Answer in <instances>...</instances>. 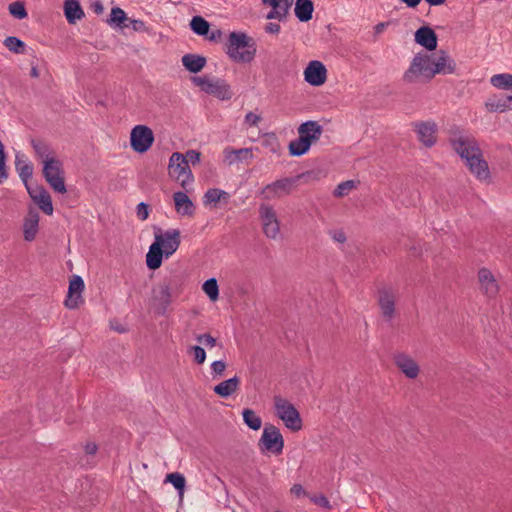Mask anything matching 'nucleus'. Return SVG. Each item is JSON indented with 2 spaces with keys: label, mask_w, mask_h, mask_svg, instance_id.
I'll return each mask as SVG.
<instances>
[{
  "label": "nucleus",
  "mask_w": 512,
  "mask_h": 512,
  "mask_svg": "<svg viewBox=\"0 0 512 512\" xmlns=\"http://www.w3.org/2000/svg\"><path fill=\"white\" fill-rule=\"evenodd\" d=\"M193 32H209L210 24L201 16H194L190 22Z\"/></svg>",
  "instance_id": "45"
},
{
  "label": "nucleus",
  "mask_w": 512,
  "mask_h": 512,
  "mask_svg": "<svg viewBox=\"0 0 512 512\" xmlns=\"http://www.w3.org/2000/svg\"><path fill=\"white\" fill-rule=\"evenodd\" d=\"M382 316L390 321L395 314V297L394 295L386 290L382 289L379 291V300H378Z\"/></svg>",
  "instance_id": "24"
},
{
  "label": "nucleus",
  "mask_w": 512,
  "mask_h": 512,
  "mask_svg": "<svg viewBox=\"0 0 512 512\" xmlns=\"http://www.w3.org/2000/svg\"><path fill=\"white\" fill-rule=\"evenodd\" d=\"M261 2L264 7L270 8L266 19L283 22L286 20L294 0H261Z\"/></svg>",
  "instance_id": "13"
},
{
  "label": "nucleus",
  "mask_w": 512,
  "mask_h": 512,
  "mask_svg": "<svg viewBox=\"0 0 512 512\" xmlns=\"http://www.w3.org/2000/svg\"><path fill=\"white\" fill-rule=\"evenodd\" d=\"M258 446L262 452L280 455L283 452L284 439L279 428L272 424H266L262 436L259 439Z\"/></svg>",
  "instance_id": "6"
},
{
  "label": "nucleus",
  "mask_w": 512,
  "mask_h": 512,
  "mask_svg": "<svg viewBox=\"0 0 512 512\" xmlns=\"http://www.w3.org/2000/svg\"><path fill=\"white\" fill-rule=\"evenodd\" d=\"M410 251L412 253V255L414 257H418L422 254V248L420 245H415L413 244L411 247H410Z\"/></svg>",
  "instance_id": "63"
},
{
  "label": "nucleus",
  "mask_w": 512,
  "mask_h": 512,
  "mask_svg": "<svg viewBox=\"0 0 512 512\" xmlns=\"http://www.w3.org/2000/svg\"><path fill=\"white\" fill-rule=\"evenodd\" d=\"M9 12L17 19H23L27 16L25 6L22 2L16 1L9 5Z\"/></svg>",
  "instance_id": "46"
},
{
  "label": "nucleus",
  "mask_w": 512,
  "mask_h": 512,
  "mask_svg": "<svg viewBox=\"0 0 512 512\" xmlns=\"http://www.w3.org/2000/svg\"><path fill=\"white\" fill-rule=\"evenodd\" d=\"M42 173L45 178V177H49L51 175L52 176H60L62 174H65V171L63 169L62 162L59 159L52 157L51 159H47V160L43 161Z\"/></svg>",
  "instance_id": "32"
},
{
  "label": "nucleus",
  "mask_w": 512,
  "mask_h": 512,
  "mask_svg": "<svg viewBox=\"0 0 512 512\" xmlns=\"http://www.w3.org/2000/svg\"><path fill=\"white\" fill-rule=\"evenodd\" d=\"M332 238L339 243H344L346 241V235L342 230H334L331 232Z\"/></svg>",
  "instance_id": "58"
},
{
  "label": "nucleus",
  "mask_w": 512,
  "mask_h": 512,
  "mask_svg": "<svg viewBox=\"0 0 512 512\" xmlns=\"http://www.w3.org/2000/svg\"><path fill=\"white\" fill-rule=\"evenodd\" d=\"M323 176H324V174H323L322 170H320V169H313V170H309V171L297 174L295 176V178H296V181H297V184H298L301 181L304 182V183H308V182H311V181H318Z\"/></svg>",
  "instance_id": "43"
},
{
  "label": "nucleus",
  "mask_w": 512,
  "mask_h": 512,
  "mask_svg": "<svg viewBox=\"0 0 512 512\" xmlns=\"http://www.w3.org/2000/svg\"><path fill=\"white\" fill-rule=\"evenodd\" d=\"M182 64L191 73L200 72L206 65V58L198 54H186L182 57Z\"/></svg>",
  "instance_id": "28"
},
{
  "label": "nucleus",
  "mask_w": 512,
  "mask_h": 512,
  "mask_svg": "<svg viewBox=\"0 0 512 512\" xmlns=\"http://www.w3.org/2000/svg\"><path fill=\"white\" fill-rule=\"evenodd\" d=\"M90 8L96 14H101L103 12V10H104L103 4H102V2L100 0H93L90 3Z\"/></svg>",
  "instance_id": "59"
},
{
  "label": "nucleus",
  "mask_w": 512,
  "mask_h": 512,
  "mask_svg": "<svg viewBox=\"0 0 512 512\" xmlns=\"http://www.w3.org/2000/svg\"><path fill=\"white\" fill-rule=\"evenodd\" d=\"M15 167L19 174L20 179L22 180L23 184L27 188L28 180L33 175V166L32 164L26 163L25 161L20 159V156L17 154L15 159Z\"/></svg>",
  "instance_id": "35"
},
{
  "label": "nucleus",
  "mask_w": 512,
  "mask_h": 512,
  "mask_svg": "<svg viewBox=\"0 0 512 512\" xmlns=\"http://www.w3.org/2000/svg\"><path fill=\"white\" fill-rule=\"evenodd\" d=\"M281 29L278 23H269L266 26V32H279Z\"/></svg>",
  "instance_id": "64"
},
{
  "label": "nucleus",
  "mask_w": 512,
  "mask_h": 512,
  "mask_svg": "<svg viewBox=\"0 0 512 512\" xmlns=\"http://www.w3.org/2000/svg\"><path fill=\"white\" fill-rule=\"evenodd\" d=\"M450 144L455 152L465 160L470 172L480 180H486L490 176L487 161L483 158L479 143L475 137L453 133Z\"/></svg>",
  "instance_id": "1"
},
{
  "label": "nucleus",
  "mask_w": 512,
  "mask_h": 512,
  "mask_svg": "<svg viewBox=\"0 0 512 512\" xmlns=\"http://www.w3.org/2000/svg\"><path fill=\"white\" fill-rule=\"evenodd\" d=\"M434 59L428 54L418 53L413 58L410 67L404 73L403 79L407 83H414L422 76L430 81L434 77Z\"/></svg>",
  "instance_id": "4"
},
{
  "label": "nucleus",
  "mask_w": 512,
  "mask_h": 512,
  "mask_svg": "<svg viewBox=\"0 0 512 512\" xmlns=\"http://www.w3.org/2000/svg\"><path fill=\"white\" fill-rule=\"evenodd\" d=\"M6 159L7 155L5 152V147L2 141L0 140V183H3L8 178Z\"/></svg>",
  "instance_id": "47"
},
{
  "label": "nucleus",
  "mask_w": 512,
  "mask_h": 512,
  "mask_svg": "<svg viewBox=\"0 0 512 512\" xmlns=\"http://www.w3.org/2000/svg\"><path fill=\"white\" fill-rule=\"evenodd\" d=\"M153 131L146 125H136L130 134L131 148L137 153L147 152L154 143Z\"/></svg>",
  "instance_id": "9"
},
{
  "label": "nucleus",
  "mask_w": 512,
  "mask_h": 512,
  "mask_svg": "<svg viewBox=\"0 0 512 512\" xmlns=\"http://www.w3.org/2000/svg\"><path fill=\"white\" fill-rule=\"evenodd\" d=\"M261 121V117L253 112H248L245 116V123L249 126H256Z\"/></svg>",
  "instance_id": "56"
},
{
  "label": "nucleus",
  "mask_w": 512,
  "mask_h": 512,
  "mask_svg": "<svg viewBox=\"0 0 512 512\" xmlns=\"http://www.w3.org/2000/svg\"><path fill=\"white\" fill-rule=\"evenodd\" d=\"M384 29H395V23L394 22H381L377 24L376 26V32H381Z\"/></svg>",
  "instance_id": "62"
},
{
  "label": "nucleus",
  "mask_w": 512,
  "mask_h": 512,
  "mask_svg": "<svg viewBox=\"0 0 512 512\" xmlns=\"http://www.w3.org/2000/svg\"><path fill=\"white\" fill-rule=\"evenodd\" d=\"M150 207L147 203L141 202L137 205V216L140 220H146L149 217Z\"/></svg>",
  "instance_id": "54"
},
{
  "label": "nucleus",
  "mask_w": 512,
  "mask_h": 512,
  "mask_svg": "<svg viewBox=\"0 0 512 512\" xmlns=\"http://www.w3.org/2000/svg\"><path fill=\"white\" fill-rule=\"evenodd\" d=\"M456 69V63L454 60L450 59L448 55L444 51L441 50V55L437 58V60H434V76L436 74H452L455 72Z\"/></svg>",
  "instance_id": "27"
},
{
  "label": "nucleus",
  "mask_w": 512,
  "mask_h": 512,
  "mask_svg": "<svg viewBox=\"0 0 512 512\" xmlns=\"http://www.w3.org/2000/svg\"><path fill=\"white\" fill-rule=\"evenodd\" d=\"M39 213L31 208L29 209L23 223L24 239L31 242L35 239L39 228Z\"/></svg>",
  "instance_id": "23"
},
{
  "label": "nucleus",
  "mask_w": 512,
  "mask_h": 512,
  "mask_svg": "<svg viewBox=\"0 0 512 512\" xmlns=\"http://www.w3.org/2000/svg\"><path fill=\"white\" fill-rule=\"evenodd\" d=\"M64 14L69 23H75L84 17L83 9L78 0H65Z\"/></svg>",
  "instance_id": "29"
},
{
  "label": "nucleus",
  "mask_w": 512,
  "mask_h": 512,
  "mask_svg": "<svg viewBox=\"0 0 512 512\" xmlns=\"http://www.w3.org/2000/svg\"><path fill=\"white\" fill-rule=\"evenodd\" d=\"M310 500L317 506L322 507L326 510L332 509V506H331L328 498L322 493L314 494V495L310 496Z\"/></svg>",
  "instance_id": "50"
},
{
  "label": "nucleus",
  "mask_w": 512,
  "mask_h": 512,
  "mask_svg": "<svg viewBox=\"0 0 512 512\" xmlns=\"http://www.w3.org/2000/svg\"><path fill=\"white\" fill-rule=\"evenodd\" d=\"M310 147L311 145L304 141V139L298 137L289 143L288 150L290 156L300 157L305 155L310 150Z\"/></svg>",
  "instance_id": "36"
},
{
  "label": "nucleus",
  "mask_w": 512,
  "mask_h": 512,
  "mask_svg": "<svg viewBox=\"0 0 512 512\" xmlns=\"http://www.w3.org/2000/svg\"><path fill=\"white\" fill-rule=\"evenodd\" d=\"M415 42L425 47L428 51H434L437 48V34H414Z\"/></svg>",
  "instance_id": "39"
},
{
  "label": "nucleus",
  "mask_w": 512,
  "mask_h": 512,
  "mask_svg": "<svg viewBox=\"0 0 512 512\" xmlns=\"http://www.w3.org/2000/svg\"><path fill=\"white\" fill-rule=\"evenodd\" d=\"M291 493L294 494L297 497H300L302 495H306V491L304 490V488L302 487L301 484H294L291 487Z\"/></svg>",
  "instance_id": "61"
},
{
  "label": "nucleus",
  "mask_w": 512,
  "mask_h": 512,
  "mask_svg": "<svg viewBox=\"0 0 512 512\" xmlns=\"http://www.w3.org/2000/svg\"><path fill=\"white\" fill-rule=\"evenodd\" d=\"M84 450L87 455H94L98 450V446L94 442H88L84 446Z\"/></svg>",
  "instance_id": "60"
},
{
  "label": "nucleus",
  "mask_w": 512,
  "mask_h": 512,
  "mask_svg": "<svg viewBox=\"0 0 512 512\" xmlns=\"http://www.w3.org/2000/svg\"><path fill=\"white\" fill-rule=\"evenodd\" d=\"M274 406L279 419L293 432H298L303 427L300 413L295 406L281 396L274 397Z\"/></svg>",
  "instance_id": "5"
},
{
  "label": "nucleus",
  "mask_w": 512,
  "mask_h": 512,
  "mask_svg": "<svg viewBox=\"0 0 512 512\" xmlns=\"http://www.w3.org/2000/svg\"><path fill=\"white\" fill-rule=\"evenodd\" d=\"M169 175L178 181L183 188L193 181V174L188 165V160L180 152H174L169 159Z\"/></svg>",
  "instance_id": "7"
},
{
  "label": "nucleus",
  "mask_w": 512,
  "mask_h": 512,
  "mask_svg": "<svg viewBox=\"0 0 512 512\" xmlns=\"http://www.w3.org/2000/svg\"><path fill=\"white\" fill-rule=\"evenodd\" d=\"M160 284L166 286L170 292L179 297L183 290L184 277L180 273H173L163 278Z\"/></svg>",
  "instance_id": "30"
},
{
  "label": "nucleus",
  "mask_w": 512,
  "mask_h": 512,
  "mask_svg": "<svg viewBox=\"0 0 512 512\" xmlns=\"http://www.w3.org/2000/svg\"><path fill=\"white\" fill-rule=\"evenodd\" d=\"M259 214L265 235L275 239L279 234L280 226L274 208L270 205L262 204L259 208Z\"/></svg>",
  "instance_id": "12"
},
{
  "label": "nucleus",
  "mask_w": 512,
  "mask_h": 512,
  "mask_svg": "<svg viewBox=\"0 0 512 512\" xmlns=\"http://www.w3.org/2000/svg\"><path fill=\"white\" fill-rule=\"evenodd\" d=\"M240 385V378L234 376L215 385L213 391L221 398H228L236 392Z\"/></svg>",
  "instance_id": "25"
},
{
  "label": "nucleus",
  "mask_w": 512,
  "mask_h": 512,
  "mask_svg": "<svg viewBox=\"0 0 512 512\" xmlns=\"http://www.w3.org/2000/svg\"><path fill=\"white\" fill-rule=\"evenodd\" d=\"M221 202L219 199V188H210L204 194V203H214Z\"/></svg>",
  "instance_id": "51"
},
{
  "label": "nucleus",
  "mask_w": 512,
  "mask_h": 512,
  "mask_svg": "<svg viewBox=\"0 0 512 512\" xmlns=\"http://www.w3.org/2000/svg\"><path fill=\"white\" fill-rule=\"evenodd\" d=\"M296 186L297 181L295 176L285 177L267 184L261 190L260 195L267 200H271L273 198H281L285 195L291 194Z\"/></svg>",
  "instance_id": "8"
},
{
  "label": "nucleus",
  "mask_w": 512,
  "mask_h": 512,
  "mask_svg": "<svg viewBox=\"0 0 512 512\" xmlns=\"http://www.w3.org/2000/svg\"><path fill=\"white\" fill-rule=\"evenodd\" d=\"M189 354H192L194 357V362L196 364H203L206 360V352L204 348L199 345H194L189 348Z\"/></svg>",
  "instance_id": "49"
},
{
  "label": "nucleus",
  "mask_w": 512,
  "mask_h": 512,
  "mask_svg": "<svg viewBox=\"0 0 512 512\" xmlns=\"http://www.w3.org/2000/svg\"><path fill=\"white\" fill-rule=\"evenodd\" d=\"M204 92L221 100H230L233 96L230 85L220 78L215 80L209 79Z\"/></svg>",
  "instance_id": "19"
},
{
  "label": "nucleus",
  "mask_w": 512,
  "mask_h": 512,
  "mask_svg": "<svg viewBox=\"0 0 512 512\" xmlns=\"http://www.w3.org/2000/svg\"><path fill=\"white\" fill-rule=\"evenodd\" d=\"M30 143L35 151V154L37 155L38 158H40L42 160V162L44 160L51 159L52 157H54L53 156L54 151L51 149V147L49 146V144L46 141H44L42 139L32 138Z\"/></svg>",
  "instance_id": "33"
},
{
  "label": "nucleus",
  "mask_w": 512,
  "mask_h": 512,
  "mask_svg": "<svg viewBox=\"0 0 512 512\" xmlns=\"http://www.w3.org/2000/svg\"><path fill=\"white\" fill-rule=\"evenodd\" d=\"M227 54L236 62L250 63L256 54L255 41L247 34H229Z\"/></svg>",
  "instance_id": "3"
},
{
  "label": "nucleus",
  "mask_w": 512,
  "mask_h": 512,
  "mask_svg": "<svg viewBox=\"0 0 512 512\" xmlns=\"http://www.w3.org/2000/svg\"><path fill=\"white\" fill-rule=\"evenodd\" d=\"M178 298L170 292L166 286L160 283L152 290V301L154 305V312L158 316L166 315L171 303Z\"/></svg>",
  "instance_id": "11"
},
{
  "label": "nucleus",
  "mask_w": 512,
  "mask_h": 512,
  "mask_svg": "<svg viewBox=\"0 0 512 512\" xmlns=\"http://www.w3.org/2000/svg\"><path fill=\"white\" fill-rule=\"evenodd\" d=\"M196 340L199 343H203L204 345L210 346V347H213V346H215L217 344L216 338H214L209 333H204V334L197 335L196 336Z\"/></svg>",
  "instance_id": "52"
},
{
  "label": "nucleus",
  "mask_w": 512,
  "mask_h": 512,
  "mask_svg": "<svg viewBox=\"0 0 512 512\" xmlns=\"http://www.w3.org/2000/svg\"><path fill=\"white\" fill-rule=\"evenodd\" d=\"M181 243L180 231L170 229L162 233L160 227L154 226V242L146 254V265L150 270H157L161 267L163 257L169 258L179 248Z\"/></svg>",
  "instance_id": "2"
},
{
  "label": "nucleus",
  "mask_w": 512,
  "mask_h": 512,
  "mask_svg": "<svg viewBox=\"0 0 512 512\" xmlns=\"http://www.w3.org/2000/svg\"><path fill=\"white\" fill-rule=\"evenodd\" d=\"M209 79L210 78L208 76H195L192 77V82L196 86L200 87V89L204 92V88H206Z\"/></svg>",
  "instance_id": "57"
},
{
  "label": "nucleus",
  "mask_w": 512,
  "mask_h": 512,
  "mask_svg": "<svg viewBox=\"0 0 512 512\" xmlns=\"http://www.w3.org/2000/svg\"><path fill=\"white\" fill-rule=\"evenodd\" d=\"M165 482L171 483L178 491L180 498L183 497L186 487V480L183 474L179 472L169 473L166 475Z\"/></svg>",
  "instance_id": "38"
},
{
  "label": "nucleus",
  "mask_w": 512,
  "mask_h": 512,
  "mask_svg": "<svg viewBox=\"0 0 512 512\" xmlns=\"http://www.w3.org/2000/svg\"><path fill=\"white\" fill-rule=\"evenodd\" d=\"M175 210L182 216L192 217L195 214L196 206L185 192L177 191L173 194Z\"/></svg>",
  "instance_id": "21"
},
{
  "label": "nucleus",
  "mask_w": 512,
  "mask_h": 512,
  "mask_svg": "<svg viewBox=\"0 0 512 512\" xmlns=\"http://www.w3.org/2000/svg\"><path fill=\"white\" fill-rule=\"evenodd\" d=\"M395 365L398 369L410 379H414L419 374L418 364L408 355L400 353L395 356Z\"/></svg>",
  "instance_id": "22"
},
{
  "label": "nucleus",
  "mask_w": 512,
  "mask_h": 512,
  "mask_svg": "<svg viewBox=\"0 0 512 512\" xmlns=\"http://www.w3.org/2000/svg\"><path fill=\"white\" fill-rule=\"evenodd\" d=\"M4 45L12 52L23 53L25 51V43L17 37L9 36L4 40Z\"/></svg>",
  "instance_id": "44"
},
{
  "label": "nucleus",
  "mask_w": 512,
  "mask_h": 512,
  "mask_svg": "<svg viewBox=\"0 0 512 512\" xmlns=\"http://www.w3.org/2000/svg\"><path fill=\"white\" fill-rule=\"evenodd\" d=\"M304 79L312 86H321L327 79V69L325 65L317 60L309 62L304 70Z\"/></svg>",
  "instance_id": "15"
},
{
  "label": "nucleus",
  "mask_w": 512,
  "mask_h": 512,
  "mask_svg": "<svg viewBox=\"0 0 512 512\" xmlns=\"http://www.w3.org/2000/svg\"><path fill=\"white\" fill-rule=\"evenodd\" d=\"M85 284L83 279L78 275H73L69 281L68 294L64 301V305L68 309H76L84 302L82 292Z\"/></svg>",
  "instance_id": "14"
},
{
  "label": "nucleus",
  "mask_w": 512,
  "mask_h": 512,
  "mask_svg": "<svg viewBox=\"0 0 512 512\" xmlns=\"http://www.w3.org/2000/svg\"><path fill=\"white\" fill-rule=\"evenodd\" d=\"M244 423L252 430L257 431L262 426L261 418L250 408H245L242 411Z\"/></svg>",
  "instance_id": "37"
},
{
  "label": "nucleus",
  "mask_w": 512,
  "mask_h": 512,
  "mask_svg": "<svg viewBox=\"0 0 512 512\" xmlns=\"http://www.w3.org/2000/svg\"><path fill=\"white\" fill-rule=\"evenodd\" d=\"M415 131L418 135V140L425 146V147H432L435 145L437 141L436 132H437V125L434 122L431 121H421L415 123Z\"/></svg>",
  "instance_id": "17"
},
{
  "label": "nucleus",
  "mask_w": 512,
  "mask_h": 512,
  "mask_svg": "<svg viewBox=\"0 0 512 512\" xmlns=\"http://www.w3.org/2000/svg\"><path fill=\"white\" fill-rule=\"evenodd\" d=\"M491 84L500 89H512V74H496L491 77Z\"/></svg>",
  "instance_id": "41"
},
{
  "label": "nucleus",
  "mask_w": 512,
  "mask_h": 512,
  "mask_svg": "<svg viewBox=\"0 0 512 512\" xmlns=\"http://www.w3.org/2000/svg\"><path fill=\"white\" fill-rule=\"evenodd\" d=\"M314 6L311 0H296L294 12L296 17L306 22L312 18Z\"/></svg>",
  "instance_id": "31"
},
{
  "label": "nucleus",
  "mask_w": 512,
  "mask_h": 512,
  "mask_svg": "<svg viewBox=\"0 0 512 512\" xmlns=\"http://www.w3.org/2000/svg\"><path fill=\"white\" fill-rule=\"evenodd\" d=\"M226 366H227V364L223 360L214 361L211 364V370H212L214 377L221 376L224 373Z\"/></svg>",
  "instance_id": "53"
},
{
  "label": "nucleus",
  "mask_w": 512,
  "mask_h": 512,
  "mask_svg": "<svg viewBox=\"0 0 512 512\" xmlns=\"http://www.w3.org/2000/svg\"><path fill=\"white\" fill-rule=\"evenodd\" d=\"M478 279L481 284V289L487 297L493 298L497 295L499 286L489 269L481 268L478 271Z\"/></svg>",
  "instance_id": "20"
},
{
  "label": "nucleus",
  "mask_w": 512,
  "mask_h": 512,
  "mask_svg": "<svg viewBox=\"0 0 512 512\" xmlns=\"http://www.w3.org/2000/svg\"><path fill=\"white\" fill-rule=\"evenodd\" d=\"M45 180L55 193L65 194L67 192V188L65 185V174H62L60 176L51 175L49 177H45Z\"/></svg>",
  "instance_id": "40"
},
{
  "label": "nucleus",
  "mask_w": 512,
  "mask_h": 512,
  "mask_svg": "<svg viewBox=\"0 0 512 512\" xmlns=\"http://www.w3.org/2000/svg\"><path fill=\"white\" fill-rule=\"evenodd\" d=\"M297 131L298 137L304 139L309 145H312L320 139L323 133V127L317 121L308 120L301 123Z\"/></svg>",
  "instance_id": "18"
},
{
  "label": "nucleus",
  "mask_w": 512,
  "mask_h": 512,
  "mask_svg": "<svg viewBox=\"0 0 512 512\" xmlns=\"http://www.w3.org/2000/svg\"><path fill=\"white\" fill-rule=\"evenodd\" d=\"M108 23L114 29H130L135 32L147 29L143 21L128 17L125 11L119 7L111 9Z\"/></svg>",
  "instance_id": "10"
},
{
  "label": "nucleus",
  "mask_w": 512,
  "mask_h": 512,
  "mask_svg": "<svg viewBox=\"0 0 512 512\" xmlns=\"http://www.w3.org/2000/svg\"><path fill=\"white\" fill-rule=\"evenodd\" d=\"M184 157L187 158L188 164L191 163L192 165H195L200 162L201 153L197 150H188Z\"/></svg>",
  "instance_id": "55"
},
{
  "label": "nucleus",
  "mask_w": 512,
  "mask_h": 512,
  "mask_svg": "<svg viewBox=\"0 0 512 512\" xmlns=\"http://www.w3.org/2000/svg\"><path fill=\"white\" fill-rule=\"evenodd\" d=\"M225 159L232 164L234 161H242L248 158H252V149L250 148H241V149H229L226 148L224 150Z\"/></svg>",
  "instance_id": "34"
},
{
  "label": "nucleus",
  "mask_w": 512,
  "mask_h": 512,
  "mask_svg": "<svg viewBox=\"0 0 512 512\" xmlns=\"http://www.w3.org/2000/svg\"><path fill=\"white\" fill-rule=\"evenodd\" d=\"M202 289L211 301H216L218 299L219 286H218L217 280L215 278L207 279L203 283Z\"/></svg>",
  "instance_id": "42"
},
{
  "label": "nucleus",
  "mask_w": 512,
  "mask_h": 512,
  "mask_svg": "<svg viewBox=\"0 0 512 512\" xmlns=\"http://www.w3.org/2000/svg\"><path fill=\"white\" fill-rule=\"evenodd\" d=\"M27 191L32 200L39 206L43 213L46 215L53 214V203L51 196L42 185H37L34 188L27 186Z\"/></svg>",
  "instance_id": "16"
},
{
  "label": "nucleus",
  "mask_w": 512,
  "mask_h": 512,
  "mask_svg": "<svg viewBox=\"0 0 512 512\" xmlns=\"http://www.w3.org/2000/svg\"><path fill=\"white\" fill-rule=\"evenodd\" d=\"M355 187V182L353 180H347L341 182L333 192L335 197H343L349 193L351 189Z\"/></svg>",
  "instance_id": "48"
},
{
  "label": "nucleus",
  "mask_w": 512,
  "mask_h": 512,
  "mask_svg": "<svg viewBox=\"0 0 512 512\" xmlns=\"http://www.w3.org/2000/svg\"><path fill=\"white\" fill-rule=\"evenodd\" d=\"M485 106L489 112H505L512 110V95L489 98Z\"/></svg>",
  "instance_id": "26"
}]
</instances>
